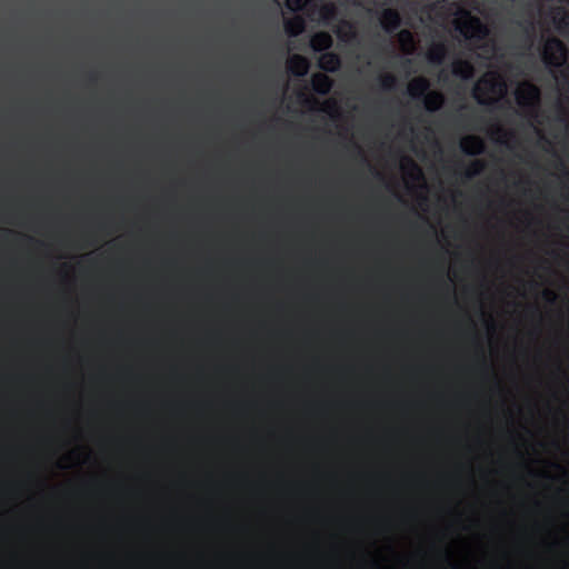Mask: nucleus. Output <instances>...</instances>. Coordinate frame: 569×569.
<instances>
[{"label": "nucleus", "instance_id": "24", "mask_svg": "<svg viewBox=\"0 0 569 569\" xmlns=\"http://www.w3.org/2000/svg\"><path fill=\"white\" fill-rule=\"evenodd\" d=\"M320 110L333 116L337 112V102L333 99H328L321 104Z\"/></svg>", "mask_w": 569, "mask_h": 569}, {"label": "nucleus", "instance_id": "18", "mask_svg": "<svg viewBox=\"0 0 569 569\" xmlns=\"http://www.w3.org/2000/svg\"><path fill=\"white\" fill-rule=\"evenodd\" d=\"M337 17V7L332 2L322 3L318 9V20L328 24Z\"/></svg>", "mask_w": 569, "mask_h": 569}, {"label": "nucleus", "instance_id": "16", "mask_svg": "<svg viewBox=\"0 0 569 569\" xmlns=\"http://www.w3.org/2000/svg\"><path fill=\"white\" fill-rule=\"evenodd\" d=\"M400 49L407 56H411L416 51V43L412 33L409 30H401L397 36Z\"/></svg>", "mask_w": 569, "mask_h": 569}, {"label": "nucleus", "instance_id": "2", "mask_svg": "<svg viewBox=\"0 0 569 569\" xmlns=\"http://www.w3.org/2000/svg\"><path fill=\"white\" fill-rule=\"evenodd\" d=\"M515 98L520 109V114L526 119L529 126L541 141L546 140L540 126L542 124V114L540 110V90L529 81L520 82L515 90Z\"/></svg>", "mask_w": 569, "mask_h": 569}, {"label": "nucleus", "instance_id": "1", "mask_svg": "<svg viewBox=\"0 0 569 569\" xmlns=\"http://www.w3.org/2000/svg\"><path fill=\"white\" fill-rule=\"evenodd\" d=\"M443 8L452 16V23L458 31L473 48L472 56H476L487 67L501 56L497 41L489 37L490 30L479 18L472 16L456 0H445Z\"/></svg>", "mask_w": 569, "mask_h": 569}, {"label": "nucleus", "instance_id": "21", "mask_svg": "<svg viewBox=\"0 0 569 569\" xmlns=\"http://www.w3.org/2000/svg\"><path fill=\"white\" fill-rule=\"evenodd\" d=\"M556 29L560 33L569 32V12L557 9L553 17Z\"/></svg>", "mask_w": 569, "mask_h": 569}, {"label": "nucleus", "instance_id": "7", "mask_svg": "<svg viewBox=\"0 0 569 569\" xmlns=\"http://www.w3.org/2000/svg\"><path fill=\"white\" fill-rule=\"evenodd\" d=\"M429 90L430 81L425 77H416L407 86V93L413 100H421Z\"/></svg>", "mask_w": 569, "mask_h": 569}, {"label": "nucleus", "instance_id": "11", "mask_svg": "<svg viewBox=\"0 0 569 569\" xmlns=\"http://www.w3.org/2000/svg\"><path fill=\"white\" fill-rule=\"evenodd\" d=\"M425 109L428 112H437L439 111L446 101L445 96L439 91H428L426 96L421 99Z\"/></svg>", "mask_w": 569, "mask_h": 569}, {"label": "nucleus", "instance_id": "9", "mask_svg": "<svg viewBox=\"0 0 569 569\" xmlns=\"http://www.w3.org/2000/svg\"><path fill=\"white\" fill-rule=\"evenodd\" d=\"M310 63L307 58L300 54H292L287 59L288 71L297 77H303L309 71Z\"/></svg>", "mask_w": 569, "mask_h": 569}, {"label": "nucleus", "instance_id": "15", "mask_svg": "<svg viewBox=\"0 0 569 569\" xmlns=\"http://www.w3.org/2000/svg\"><path fill=\"white\" fill-rule=\"evenodd\" d=\"M332 46V38L327 32H317L310 39V47L313 51H326Z\"/></svg>", "mask_w": 569, "mask_h": 569}, {"label": "nucleus", "instance_id": "13", "mask_svg": "<svg viewBox=\"0 0 569 569\" xmlns=\"http://www.w3.org/2000/svg\"><path fill=\"white\" fill-rule=\"evenodd\" d=\"M332 80L323 73H315L311 77V86L315 92L319 94H327L332 88Z\"/></svg>", "mask_w": 569, "mask_h": 569}, {"label": "nucleus", "instance_id": "8", "mask_svg": "<svg viewBox=\"0 0 569 569\" xmlns=\"http://www.w3.org/2000/svg\"><path fill=\"white\" fill-rule=\"evenodd\" d=\"M380 24L388 33L397 30L401 24V17L397 10L383 9L379 18Z\"/></svg>", "mask_w": 569, "mask_h": 569}, {"label": "nucleus", "instance_id": "3", "mask_svg": "<svg viewBox=\"0 0 569 569\" xmlns=\"http://www.w3.org/2000/svg\"><path fill=\"white\" fill-rule=\"evenodd\" d=\"M472 93L478 103L495 104L507 93L506 80L499 72L488 71L476 82Z\"/></svg>", "mask_w": 569, "mask_h": 569}, {"label": "nucleus", "instance_id": "6", "mask_svg": "<svg viewBox=\"0 0 569 569\" xmlns=\"http://www.w3.org/2000/svg\"><path fill=\"white\" fill-rule=\"evenodd\" d=\"M460 149L468 156H480L485 152L486 144L480 137L469 134L461 138Z\"/></svg>", "mask_w": 569, "mask_h": 569}, {"label": "nucleus", "instance_id": "12", "mask_svg": "<svg viewBox=\"0 0 569 569\" xmlns=\"http://www.w3.org/2000/svg\"><path fill=\"white\" fill-rule=\"evenodd\" d=\"M447 56V47L443 42H432L427 50V60L436 66L443 62Z\"/></svg>", "mask_w": 569, "mask_h": 569}, {"label": "nucleus", "instance_id": "27", "mask_svg": "<svg viewBox=\"0 0 569 569\" xmlns=\"http://www.w3.org/2000/svg\"><path fill=\"white\" fill-rule=\"evenodd\" d=\"M498 391H499V392H502L503 390H502V389H499Z\"/></svg>", "mask_w": 569, "mask_h": 569}, {"label": "nucleus", "instance_id": "5", "mask_svg": "<svg viewBox=\"0 0 569 569\" xmlns=\"http://www.w3.org/2000/svg\"><path fill=\"white\" fill-rule=\"evenodd\" d=\"M400 170L408 188L426 189L427 182L423 171L412 158L408 156L401 157Z\"/></svg>", "mask_w": 569, "mask_h": 569}, {"label": "nucleus", "instance_id": "20", "mask_svg": "<svg viewBox=\"0 0 569 569\" xmlns=\"http://www.w3.org/2000/svg\"><path fill=\"white\" fill-rule=\"evenodd\" d=\"M487 163L485 160L481 159H475L468 163V166L465 168L463 176L466 179H472L483 172L486 169Z\"/></svg>", "mask_w": 569, "mask_h": 569}, {"label": "nucleus", "instance_id": "14", "mask_svg": "<svg viewBox=\"0 0 569 569\" xmlns=\"http://www.w3.org/2000/svg\"><path fill=\"white\" fill-rule=\"evenodd\" d=\"M318 64L320 69L335 72L340 68V58L333 52H325L319 57Z\"/></svg>", "mask_w": 569, "mask_h": 569}, {"label": "nucleus", "instance_id": "22", "mask_svg": "<svg viewBox=\"0 0 569 569\" xmlns=\"http://www.w3.org/2000/svg\"><path fill=\"white\" fill-rule=\"evenodd\" d=\"M378 81L382 90L392 91L398 84L397 77L391 72H382L378 76Z\"/></svg>", "mask_w": 569, "mask_h": 569}, {"label": "nucleus", "instance_id": "25", "mask_svg": "<svg viewBox=\"0 0 569 569\" xmlns=\"http://www.w3.org/2000/svg\"><path fill=\"white\" fill-rule=\"evenodd\" d=\"M543 298L549 302V303H555L558 299V295L550 290V289H546L543 290Z\"/></svg>", "mask_w": 569, "mask_h": 569}, {"label": "nucleus", "instance_id": "19", "mask_svg": "<svg viewBox=\"0 0 569 569\" xmlns=\"http://www.w3.org/2000/svg\"><path fill=\"white\" fill-rule=\"evenodd\" d=\"M488 134L495 139L498 143L508 144V132L499 122H493L488 128Z\"/></svg>", "mask_w": 569, "mask_h": 569}, {"label": "nucleus", "instance_id": "17", "mask_svg": "<svg viewBox=\"0 0 569 569\" xmlns=\"http://www.w3.org/2000/svg\"><path fill=\"white\" fill-rule=\"evenodd\" d=\"M305 20L299 17H292L284 20V31L289 37H296L305 31Z\"/></svg>", "mask_w": 569, "mask_h": 569}, {"label": "nucleus", "instance_id": "23", "mask_svg": "<svg viewBox=\"0 0 569 569\" xmlns=\"http://www.w3.org/2000/svg\"><path fill=\"white\" fill-rule=\"evenodd\" d=\"M312 0H287L286 6L293 12L302 11Z\"/></svg>", "mask_w": 569, "mask_h": 569}, {"label": "nucleus", "instance_id": "10", "mask_svg": "<svg viewBox=\"0 0 569 569\" xmlns=\"http://www.w3.org/2000/svg\"><path fill=\"white\" fill-rule=\"evenodd\" d=\"M451 72L460 79L468 80L475 76V67L469 60L457 58L451 63Z\"/></svg>", "mask_w": 569, "mask_h": 569}, {"label": "nucleus", "instance_id": "26", "mask_svg": "<svg viewBox=\"0 0 569 569\" xmlns=\"http://www.w3.org/2000/svg\"><path fill=\"white\" fill-rule=\"evenodd\" d=\"M559 174L560 178L569 181V169L563 162H560Z\"/></svg>", "mask_w": 569, "mask_h": 569}, {"label": "nucleus", "instance_id": "4", "mask_svg": "<svg viewBox=\"0 0 569 569\" xmlns=\"http://www.w3.org/2000/svg\"><path fill=\"white\" fill-rule=\"evenodd\" d=\"M542 60L548 68H560L567 61V49L556 38H549L542 49Z\"/></svg>", "mask_w": 569, "mask_h": 569}]
</instances>
